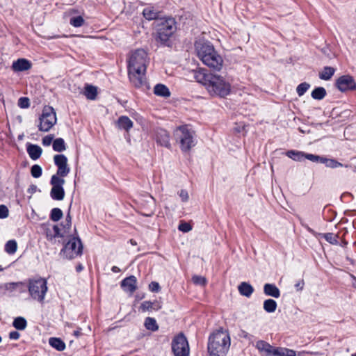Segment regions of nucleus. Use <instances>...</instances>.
Returning <instances> with one entry per match:
<instances>
[{
	"mask_svg": "<svg viewBox=\"0 0 356 356\" xmlns=\"http://www.w3.org/2000/svg\"><path fill=\"white\" fill-rule=\"evenodd\" d=\"M324 238L331 244H337V236L332 233H327L323 234Z\"/></svg>",
	"mask_w": 356,
	"mask_h": 356,
	"instance_id": "nucleus-39",
	"label": "nucleus"
},
{
	"mask_svg": "<svg viewBox=\"0 0 356 356\" xmlns=\"http://www.w3.org/2000/svg\"><path fill=\"white\" fill-rule=\"evenodd\" d=\"M53 149L56 152H63L66 149V146L64 140L61 138H56L53 142Z\"/></svg>",
	"mask_w": 356,
	"mask_h": 356,
	"instance_id": "nucleus-31",
	"label": "nucleus"
},
{
	"mask_svg": "<svg viewBox=\"0 0 356 356\" xmlns=\"http://www.w3.org/2000/svg\"><path fill=\"white\" fill-rule=\"evenodd\" d=\"M116 124L119 129L129 131L133 127V122L127 116H121L118 118Z\"/></svg>",
	"mask_w": 356,
	"mask_h": 356,
	"instance_id": "nucleus-21",
	"label": "nucleus"
},
{
	"mask_svg": "<svg viewBox=\"0 0 356 356\" xmlns=\"http://www.w3.org/2000/svg\"><path fill=\"white\" fill-rule=\"evenodd\" d=\"M8 216V208L5 205H0V218H6Z\"/></svg>",
	"mask_w": 356,
	"mask_h": 356,
	"instance_id": "nucleus-47",
	"label": "nucleus"
},
{
	"mask_svg": "<svg viewBox=\"0 0 356 356\" xmlns=\"http://www.w3.org/2000/svg\"><path fill=\"white\" fill-rule=\"evenodd\" d=\"M171 347L175 356H188L189 355V344L183 333H179L174 337Z\"/></svg>",
	"mask_w": 356,
	"mask_h": 356,
	"instance_id": "nucleus-9",
	"label": "nucleus"
},
{
	"mask_svg": "<svg viewBox=\"0 0 356 356\" xmlns=\"http://www.w3.org/2000/svg\"><path fill=\"white\" fill-rule=\"evenodd\" d=\"M156 141L162 146L170 147V136L168 133L164 129L158 130Z\"/></svg>",
	"mask_w": 356,
	"mask_h": 356,
	"instance_id": "nucleus-18",
	"label": "nucleus"
},
{
	"mask_svg": "<svg viewBox=\"0 0 356 356\" xmlns=\"http://www.w3.org/2000/svg\"><path fill=\"white\" fill-rule=\"evenodd\" d=\"M307 230H308L309 232H311V233H312V234H315V232H314V231L313 229H311V228H309V227H307Z\"/></svg>",
	"mask_w": 356,
	"mask_h": 356,
	"instance_id": "nucleus-56",
	"label": "nucleus"
},
{
	"mask_svg": "<svg viewBox=\"0 0 356 356\" xmlns=\"http://www.w3.org/2000/svg\"><path fill=\"white\" fill-rule=\"evenodd\" d=\"M277 307V302L273 299H267L264 302V309L268 313H273Z\"/></svg>",
	"mask_w": 356,
	"mask_h": 356,
	"instance_id": "nucleus-26",
	"label": "nucleus"
},
{
	"mask_svg": "<svg viewBox=\"0 0 356 356\" xmlns=\"http://www.w3.org/2000/svg\"><path fill=\"white\" fill-rule=\"evenodd\" d=\"M323 158V157L318 156V155H314V154H307V153H306L305 157V159H307L312 162L321 163H322Z\"/></svg>",
	"mask_w": 356,
	"mask_h": 356,
	"instance_id": "nucleus-43",
	"label": "nucleus"
},
{
	"mask_svg": "<svg viewBox=\"0 0 356 356\" xmlns=\"http://www.w3.org/2000/svg\"><path fill=\"white\" fill-rule=\"evenodd\" d=\"M194 78L210 96L224 98L232 93V83L226 76L202 68L194 72Z\"/></svg>",
	"mask_w": 356,
	"mask_h": 356,
	"instance_id": "nucleus-1",
	"label": "nucleus"
},
{
	"mask_svg": "<svg viewBox=\"0 0 356 356\" xmlns=\"http://www.w3.org/2000/svg\"><path fill=\"white\" fill-rule=\"evenodd\" d=\"M310 88V85L308 83L304 82L299 84L296 88V92L298 95L301 97Z\"/></svg>",
	"mask_w": 356,
	"mask_h": 356,
	"instance_id": "nucleus-36",
	"label": "nucleus"
},
{
	"mask_svg": "<svg viewBox=\"0 0 356 356\" xmlns=\"http://www.w3.org/2000/svg\"><path fill=\"white\" fill-rule=\"evenodd\" d=\"M84 94L88 99H95L97 96V88L92 86H88L86 87Z\"/></svg>",
	"mask_w": 356,
	"mask_h": 356,
	"instance_id": "nucleus-34",
	"label": "nucleus"
},
{
	"mask_svg": "<svg viewBox=\"0 0 356 356\" xmlns=\"http://www.w3.org/2000/svg\"><path fill=\"white\" fill-rule=\"evenodd\" d=\"M175 30L176 25L174 19L168 18L161 20L157 24L156 40L163 44L165 43L170 37L175 33Z\"/></svg>",
	"mask_w": 356,
	"mask_h": 356,
	"instance_id": "nucleus-7",
	"label": "nucleus"
},
{
	"mask_svg": "<svg viewBox=\"0 0 356 356\" xmlns=\"http://www.w3.org/2000/svg\"><path fill=\"white\" fill-rule=\"evenodd\" d=\"M112 271L113 273H118V272L120 271V269L118 267H117V266H113Z\"/></svg>",
	"mask_w": 356,
	"mask_h": 356,
	"instance_id": "nucleus-53",
	"label": "nucleus"
},
{
	"mask_svg": "<svg viewBox=\"0 0 356 356\" xmlns=\"http://www.w3.org/2000/svg\"><path fill=\"white\" fill-rule=\"evenodd\" d=\"M304 286V282L300 281L297 284H296L295 287L297 291H300L303 289Z\"/></svg>",
	"mask_w": 356,
	"mask_h": 356,
	"instance_id": "nucleus-52",
	"label": "nucleus"
},
{
	"mask_svg": "<svg viewBox=\"0 0 356 356\" xmlns=\"http://www.w3.org/2000/svg\"><path fill=\"white\" fill-rule=\"evenodd\" d=\"M337 86L341 92L356 89V83L354 79L349 75H343L337 81Z\"/></svg>",
	"mask_w": 356,
	"mask_h": 356,
	"instance_id": "nucleus-14",
	"label": "nucleus"
},
{
	"mask_svg": "<svg viewBox=\"0 0 356 356\" xmlns=\"http://www.w3.org/2000/svg\"><path fill=\"white\" fill-rule=\"evenodd\" d=\"M149 289L150 291L153 292H157L160 290V286L159 283L156 282H152L149 284Z\"/></svg>",
	"mask_w": 356,
	"mask_h": 356,
	"instance_id": "nucleus-49",
	"label": "nucleus"
},
{
	"mask_svg": "<svg viewBox=\"0 0 356 356\" xmlns=\"http://www.w3.org/2000/svg\"><path fill=\"white\" fill-rule=\"evenodd\" d=\"M311 95L314 99L321 100L326 95L325 89L323 87L316 88L312 92Z\"/></svg>",
	"mask_w": 356,
	"mask_h": 356,
	"instance_id": "nucleus-30",
	"label": "nucleus"
},
{
	"mask_svg": "<svg viewBox=\"0 0 356 356\" xmlns=\"http://www.w3.org/2000/svg\"><path fill=\"white\" fill-rule=\"evenodd\" d=\"M179 196L180 197V198L183 202H186L189 200L188 193L186 190H184V189L181 190L179 192Z\"/></svg>",
	"mask_w": 356,
	"mask_h": 356,
	"instance_id": "nucleus-46",
	"label": "nucleus"
},
{
	"mask_svg": "<svg viewBox=\"0 0 356 356\" xmlns=\"http://www.w3.org/2000/svg\"><path fill=\"white\" fill-rule=\"evenodd\" d=\"M286 154L288 157L294 161H302L303 159H305L306 153L300 151L290 150L288 151Z\"/></svg>",
	"mask_w": 356,
	"mask_h": 356,
	"instance_id": "nucleus-25",
	"label": "nucleus"
},
{
	"mask_svg": "<svg viewBox=\"0 0 356 356\" xmlns=\"http://www.w3.org/2000/svg\"><path fill=\"white\" fill-rule=\"evenodd\" d=\"M264 292L266 296L278 298L280 296V289L273 284H266L264 286Z\"/></svg>",
	"mask_w": 356,
	"mask_h": 356,
	"instance_id": "nucleus-20",
	"label": "nucleus"
},
{
	"mask_svg": "<svg viewBox=\"0 0 356 356\" xmlns=\"http://www.w3.org/2000/svg\"><path fill=\"white\" fill-rule=\"evenodd\" d=\"M63 216L62 211L58 208H54L51 212V218L54 221L59 220Z\"/></svg>",
	"mask_w": 356,
	"mask_h": 356,
	"instance_id": "nucleus-38",
	"label": "nucleus"
},
{
	"mask_svg": "<svg viewBox=\"0 0 356 356\" xmlns=\"http://www.w3.org/2000/svg\"><path fill=\"white\" fill-rule=\"evenodd\" d=\"M334 69L331 67H325L319 74L320 79L323 80H329L334 73Z\"/></svg>",
	"mask_w": 356,
	"mask_h": 356,
	"instance_id": "nucleus-29",
	"label": "nucleus"
},
{
	"mask_svg": "<svg viewBox=\"0 0 356 356\" xmlns=\"http://www.w3.org/2000/svg\"><path fill=\"white\" fill-rule=\"evenodd\" d=\"M47 291V286L45 280L39 278L29 282V291L33 299L42 302Z\"/></svg>",
	"mask_w": 356,
	"mask_h": 356,
	"instance_id": "nucleus-10",
	"label": "nucleus"
},
{
	"mask_svg": "<svg viewBox=\"0 0 356 356\" xmlns=\"http://www.w3.org/2000/svg\"><path fill=\"white\" fill-rule=\"evenodd\" d=\"M49 343L53 348L58 351H63L65 348V343L58 338H50Z\"/></svg>",
	"mask_w": 356,
	"mask_h": 356,
	"instance_id": "nucleus-27",
	"label": "nucleus"
},
{
	"mask_svg": "<svg viewBox=\"0 0 356 356\" xmlns=\"http://www.w3.org/2000/svg\"><path fill=\"white\" fill-rule=\"evenodd\" d=\"M238 289L241 295L245 297H250L254 291L253 287L249 283L245 282L239 284Z\"/></svg>",
	"mask_w": 356,
	"mask_h": 356,
	"instance_id": "nucleus-22",
	"label": "nucleus"
},
{
	"mask_svg": "<svg viewBox=\"0 0 356 356\" xmlns=\"http://www.w3.org/2000/svg\"><path fill=\"white\" fill-rule=\"evenodd\" d=\"M145 326L147 330L156 331L159 329V326L154 318L148 317L145 321Z\"/></svg>",
	"mask_w": 356,
	"mask_h": 356,
	"instance_id": "nucleus-32",
	"label": "nucleus"
},
{
	"mask_svg": "<svg viewBox=\"0 0 356 356\" xmlns=\"http://www.w3.org/2000/svg\"><path fill=\"white\" fill-rule=\"evenodd\" d=\"M231 345V339L227 330L219 329L209 337L207 349L210 356H225Z\"/></svg>",
	"mask_w": 356,
	"mask_h": 356,
	"instance_id": "nucleus-4",
	"label": "nucleus"
},
{
	"mask_svg": "<svg viewBox=\"0 0 356 356\" xmlns=\"http://www.w3.org/2000/svg\"><path fill=\"white\" fill-rule=\"evenodd\" d=\"M148 63L147 53L144 49H137L130 54L128 60L129 76L135 86L140 87L145 83Z\"/></svg>",
	"mask_w": 356,
	"mask_h": 356,
	"instance_id": "nucleus-2",
	"label": "nucleus"
},
{
	"mask_svg": "<svg viewBox=\"0 0 356 356\" xmlns=\"http://www.w3.org/2000/svg\"><path fill=\"white\" fill-rule=\"evenodd\" d=\"M74 334L76 337H79L80 335V331L79 330L74 331Z\"/></svg>",
	"mask_w": 356,
	"mask_h": 356,
	"instance_id": "nucleus-55",
	"label": "nucleus"
},
{
	"mask_svg": "<svg viewBox=\"0 0 356 356\" xmlns=\"http://www.w3.org/2000/svg\"><path fill=\"white\" fill-rule=\"evenodd\" d=\"M322 163H324L327 168H338L343 166V164L333 159L323 158Z\"/></svg>",
	"mask_w": 356,
	"mask_h": 356,
	"instance_id": "nucleus-28",
	"label": "nucleus"
},
{
	"mask_svg": "<svg viewBox=\"0 0 356 356\" xmlns=\"http://www.w3.org/2000/svg\"><path fill=\"white\" fill-rule=\"evenodd\" d=\"M54 161L58 170L53 176L61 178L66 177L70 171L67 158L64 154H56L54 156Z\"/></svg>",
	"mask_w": 356,
	"mask_h": 356,
	"instance_id": "nucleus-13",
	"label": "nucleus"
},
{
	"mask_svg": "<svg viewBox=\"0 0 356 356\" xmlns=\"http://www.w3.org/2000/svg\"><path fill=\"white\" fill-rule=\"evenodd\" d=\"M51 184L52 188L51 190V197L56 200H62L65 197V191L63 185L65 181L63 178L57 177V176H51Z\"/></svg>",
	"mask_w": 356,
	"mask_h": 356,
	"instance_id": "nucleus-12",
	"label": "nucleus"
},
{
	"mask_svg": "<svg viewBox=\"0 0 356 356\" xmlns=\"http://www.w3.org/2000/svg\"><path fill=\"white\" fill-rule=\"evenodd\" d=\"M9 337L10 339L14 340L18 339L19 337V333L16 331L11 332L9 334Z\"/></svg>",
	"mask_w": 356,
	"mask_h": 356,
	"instance_id": "nucleus-51",
	"label": "nucleus"
},
{
	"mask_svg": "<svg viewBox=\"0 0 356 356\" xmlns=\"http://www.w3.org/2000/svg\"><path fill=\"white\" fill-rule=\"evenodd\" d=\"M19 284V283L16 282H10L5 284V289L8 291H13L15 289L16 286Z\"/></svg>",
	"mask_w": 356,
	"mask_h": 356,
	"instance_id": "nucleus-50",
	"label": "nucleus"
},
{
	"mask_svg": "<svg viewBox=\"0 0 356 356\" xmlns=\"http://www.w3.org/2000/svg\"><path fill=\"white\" fill-rule=\"evenodd\" d=\"M31 175L35 178H38L42 175V168L38 165H34L31 167Z\"/></svg>",
	"mask_w": 356,
	"mask_h": 356,
	"instance_id": "nucleus-42",
	"label": "nucleus"
},
{
	"mask_svg": "<svg viewBox=\"0 0 356 356\" xmlns=\"http://www.w3.org/2000/svg\"><path fill=\"white\" fill-rule=\"evenodd\" d=\"M154 306V303H153L150 301H144L143 302L141 303V305L140 306V309L142 312H145L147 311H149L152 309H156L159 308V307L155 308Z\"/></svg>",
	"mask_w": 356,
	"mask_h": 356,
	"instance_id": "nucleus-37",
	"label": "nucleus"
},
{
	"mask_svg": "<svg viewBox=\"0 0 356 356\" xmlns=\"http://www.w3.org/2000/svg\"><path fill=\"white\" fill-rule=\"evenodd\" d=\"M154 92L158 96L168 97L170 96L169 89L163 84H157L154 88Z\"/></svg>",
	"mask_w": 356,
	"mask_h": 356,
	"instance_id": "nucleus-23",
	"label": "nucleus"
},
{
	"mask_svg": "<svg viewBox=\"0 0 356 356\" xmlns=\"http://www.w3.org/2000/svg\"><path fill=\"white\" fill-rule=\"evenodd\" d=\"M18 106L20 108H26L29 106V99L26 97H21L18 101Z\"/></svg>",
	"mask_w": 356,
	"mask_h": 356,
	"instance_id": "nucleus-45",
	"label": "nucleus"
},
{
	"mask_svg": "<svg viewBox=\"0 0 356 356\" xmlns=\"http://www.w3.org/2000/svg\"><path fill=\"white\" fill-rule=\"evenodd\" d=\"M54 139V136L52 135H48L44 136L42 138V144L44 146H49L51 145Z\"/></svg>",
	"mask_w": 356,
	"mask_h": 356,
	"instance_id": "nucleus-48",
	"label": "nucleus"
},
{
	"mask_svg": "<svg viewBox=\"0 0 356 356\" xmlns=\"http://www.w3.org/2000/svg\"><path fill=\"white\" fill-rule=\"evenodd\" d=\"M353 282L352 283L353 286L356 288V277L353 276Z\"/></svg>",
	"mask_w": 356,
	"mask_h": 356,
	"instance_id": "nucleus-54",
	"label": "nucleus"
},
{
	"mask_svg": "<svg viewBox=\"0 0 356 356\" xmlns=\"http://www.w3.org/2000/svg\"><path fill=\"white\" fill-rule=\"evenodd\" d=\"M27 152L31 159L36 160L41 156L42 149L38 145L28 143Z\"/></svg>",
	"mask_w": 356,
	"mask_h": 356,
	"instance_id": "nucleus-19",
	"label": "nucleus"
},
{
	"mask_svg": "<svg viewBox=\"0 0 356 356\" xmlns=\"http://www.w3.org/2000/svg\"><path fill=\"white\" fill-rule=\"evenodd\" d=\"M39 120V130L41 131H49L57 122L54 109L51 106H44Z\"/></svg>",
	"mask_w": 356,
	"mask_h": 356,
	"instance_id": "nucleus-8",
	"label": "nucleus"
},
{
	"mask_svg": "<svg viewBox=\"0 0 356 356\" xmlns=\"http://www.w3.org/2000/svg\"><path fill=\"white\" fill-rule=\"evenodd\" d=\"M143 16L147 20H153L159 17L158 12L152 7H147L143 10Z\"/></svg>",
	"mask_w": 356,
	"mask_h": 356,
	"instance_id": "nucleus-24",
	"label": "nucleus"
},
{
	"mask_svg": "<svg viewBox=\"0 0 356 356\" xmlns=\"http://www.w3.org/2000/svg\"><path fill=\"white\" fill-rule=\"evenodd\" d=\"M195 47L197 57L205 65L218 71L222 68L223 58L209 42L199 40Z\"/></svg>",
	"mask_w": 356,
	"mask_h": 356,
	"instance_id": "nucleus-3",
	"label": "nucleus"
},
{
	"mask_svg": "<svg viewBox=\"0 0 356 356\" xmlns=\"http://www.w3.org/2000/svg\"><path fill=\"white\" fill-rule=\"evenodd\" d=\"M255 346L264 356H296V351L292 349L273 346L263 340L258 341Z\"/></svg>",
	"mask_w": 356,
	"mask_h": 356,
	"instance_id": "nucleus-5",
	"label": "nucleus"
},
{
	"mask_svg": "<svg viewBox=\"0 0 356 356\" xmlns=\"http://www.w3.org/2000/svg\"><path fill=\"white\" fill-rule=\"evenodd\" d=\"M121 286L124 291L134 293L136 289V278L134 276L125 278L122 280Z\"/></svg>",
	"mask_w": 356,
	"mask_h": 356,
	"instance_id": "nucleus-17",
	"label": "nucleus"
},
{
	"mask_svg": "<svg viewBox=\"0 0 356 356\" xmlns=\"http://www.w3.org/2000/svg\"><path fill=\"white\" fill-rule=\"evenodd\" d=\"M178 229L182 232L187 233L192 229V226L188 222H182L179 224Z\"/></svg>",
	"mask_w": 356,
	"mask_h": 356,
	"instance_id": "nucleus-44",
	"label": "nucleus"
},
{
	"mask_svg": "<svg viewBox=\"0 0 356 356\" xmlns=\"http://www.w3.org/2000/svg\"><path fill=\"white\" fill-rule=\"evenodd\" d=\"M174 135L176 140L179 143L182 151H188L195 144L194 132L187 126L178 127Z\"/></svg>",
	"mask_w": 356,
	"mask_h": 356,
	"instance_id": "nucleus-6",
	"label": "nucleus"
},
{
	"mask_svg": "<svg viewBox=\"0 0 356 356\" xmlns=\"http://www.w3.org/2000/svg\"><path fill=\"white\" fill-rule=\"evenodd\" d=\"M351 356H356V353L351 355Z\"/></svg>",
	"mask_w": 356,
	"mask_h": 356,
	"instance_id": "nucleus-58",
	"label": "nucleus"
},
{
	"mask_svg": "<svg viewBox=\"0 0 356 356\" xmlns=\"http://www.w3.org/2000/svg\"><path fill=\"white\" fill-rule=\"evenodd\" d=\"M82 248L80 239L77 237H73L65 244L63 252L67 258L73 259L81 254Z\"/></svg>",
	"mask_w": 356,
	"mask_h": 356,
	"instance_id": "nucleus-11",
	"label": "nucleus"
},
{
	"mask_svg": "<svg viewBox=\"0 0 356 356\" xmlns=\"http://www.w3.org/2000/svg\"><path fill=\"white\" fill-rule=\"evenodd\" d=\"M13 326L17 330H24L26 327V321L22 317H17L13 321Z\"/></svg>",
	"mask_w": 356,
	"mask_h": 356,
	"instance_id": "nucleus-35",
	"label": "nucleus"
},
{
	"mask_svg": "<svg viewBox=\"0 0 356 356\" xmlns=\"http://www.w3.org/2000/svg\"><path fill=\"white\" fill-rule=\"evenodd\" d=\"M17 244L14 240H10L6 243L5 250L10 254H14L17 251Z\"/></svg>",
	"mask_w": 356,
	"mask_h": 356,
	"instance_id": "nucleus-33",
	"label": "nucleus"
},
{
	"mask_svg": "<svg viewBox=\"0 0 356 356\" xmlns=\"http://www.w3.org/2000/svg\"><path fill=\"white\" fill-rule=\"evenodd\" d=\"M31 67V63L25 58H19L12 64V69L15 72L28 70Z\"/></svg>",
	"mask_w": 356,
	"mask_h": 356,
	"instance_id": "nucleus-16",
	"label": "nucleus"
},
{
	"mask_svg": "<svg viewBox=\"0 0 356 356\" xmlns=\"http://www.w3.org/2000/svg\"><path fill=\"white\" fill-rule=\"evenodd\" d=\"M63 228L55 225L53 227L54 237H64L69 234V229L71 227V216L67 215L65 220V225H62Z\"/></svg>",
	"mask_w": 356,
	"mask_h": 356,
	"instance_id": "nucleus-15",
	"label": "nucleus"
},
{
	"mask_svg": "<svg viewBox=\"0 0 356 356\" xmlns=\"http://www.w3.org/2000/svg\"><path fill=\"white\" fill-rule=\"evenodd\" d=\"M194 284L200 286H204L207 284V280L204 277L200 275H194L192 277Z\"/></svg>",
	"mask_w": 356,
	"mask_h": 356,
	"instance_id": "nucleus-41",
	"label": "nucleus"
},
{
	"mask_svg": "<svg viewBox=\"0 0 356 356\" xmlns=\"http://www.w3.org/2000/svg\"><path fill=\"white\" fill-rule=\"evenodd\" d=\"M84 20L82 17H75L70 19V24L74 27H80L83 25Z\"/></svg>",
	"mask_w": 356,
	"mask_h": 356,
	"instance_id": "nucleus-40",
	"label": "nucleus"
},
{
	"mask_svg": "<svg viewBox=\"0 0 356 356\" xmlns=\"http://www.w3.org/2000/svg\"><path fill=\"white\" fill-rule=\"evenodd\" d=\"M82 269L83 266L81 265L78 266L76 268L77 271H81Z\"/></svg>",
	"mask_w": 356,
	"mask_h": 356,
	"instance_id": "nucleus-57",
	"label": "nucleus"
}]
</instances>
